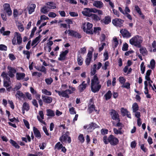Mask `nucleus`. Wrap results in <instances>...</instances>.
Returning a JSON list of instances; mask_svg holds the SVG:
<instances>
[{
  "instance_id": "53",
  "label": "nucleus",
  "mask_w": 156,
  "mask_h": 156,
  "mask_svg": "<svg viewBox=\"0 0 156 156\" xmlns=\"http://www.w3.org/2000/svg\"><path fill=\"white\" fill-rule=\"evenodd\" d=\"M36 30L37 27H34V28L31 30V33L30 35V38H31L33 37L34 35V32Z\"/></svg>"
},
{
  "instance_id": "7",
  "label": "nucleus",
  "mask_w": 156,
  "mask_h": 156,
  "mask_svg": "<svg viewBox=\"0 0 156 156\" xmlns=\"http://www.w3.org/2000/svg\"><path fill=\"white\" fill-rule=\"evenodd\" d=\"M67 133V132H66V134H63L60 137L59 140L62 143H63V142H66V141H67L68 143H70L71 142V138L66 134Z\"/></svg>"
},
{
  "instance_id": "3",
  "label": "nucleus",
  "mask_w": 156,
  "mask_h": 156,
  "mask_svg": "<svg viewBox=\"0 0 156 156\" xmlns=\"http://www.w3.org/2000/svg\"><path fill=\"white\" fill-rule=\"evenodd\" d=\"M92 24L88 22L87 24V29L86 28L85 23H83L82 24L81 28L83 29V31L87 34H93Z\"/></svg>"
},
{
  "instance_id": "34",
  "label": "nucleus",
  "mask_w": 156,
  "mask_h": 156,
  "mask_svg": "<svg viewBox=\"0 0 156 156\" xmlns=\"http://www.w3.org/2000/svg\"><path fill=\"white\" fill-rule=\"evenodd\" d=\"M16 97H20V98H26L25 95L22 92L18 91L16 92Z\"/></svg>"
},
{
  "instance_id": "12",
  "label": "nucleus",
  "mask_w": 156,
  "mask_h": 156,
  "mask_svg": "<svg viewBox=\"0 0 156 156\" xmlns=\"http://www.w3.org/2000/svg\"><path fill=\"white\" fill-rule=\"evenodd\" d=\"M69 51L68 50H66L64 51H62L60 55V57L58 58V60L60 61L65 60L66 56L68 53Z\"/></svg>"
},
{
  "instance_id": "60",
  "label": "nucleus",
  "mask_w": 156,
  "mask_h": 156,
  "mask_svg": "<svg viewBox=\"0 0 156 156\" xmlns=\"http://www.w3.org/2000/svg\"><path fill=\"white\" fill-rule=\"evenodd\" d=\"M119 81L121 84H123L126 81V80L123 77L120 76L119 77Z\"/></svg>"
},
{
  "instance_id": "14",
  "label": "nucleus",
  "mask_w": 156,
  "mask_h": 156,
  "mask_svg": "<svg viewBox=\"0 0 156 156\" xmlns=\"http://www.w3.org/2000/svg\"><path fill=\"white\" fill-rule=\"evenodd\" d=\"M33 132L34 135L37 138L40 139L41 137V135L39 130L35 127L33 128Z\"/></svg>"
},
{
  "instance_id": "63",
  "label": "nucleus",
  "mask_w": 156,
  "mask_h": 156,
  "mask_svg": "<svg viewBox=\"0 0 156 156\" xmlns=\"http://www.w3.org/2000/svg\"><path fill=\"white\" fill-rule=\"evenodd\" d=\"M56 16V14L53 12H50L48 14V16L51 18H55Z\"/></svg>"
},
{
  "instance_id": "54",
  "label": "nucleus",
  "mask_w": 156,
  "mask_h": 156,
  "mask_svg": "<svg viewBox=\"0 0 156 156\" xmlns=\"http://www.w3.org/2000/svg\"><path fill=\"white\" fill-rule=\"evenodd\" d=\"M42 92L44 94L48 95H50L51 94V93L50 91H48L46 89H43L42 90Z\"/></svg>"
},
{
  "instance_id": "52",
  "label": "nucleus",
  "mask_w": 156,
  "mask_h": 156,
  "mask_svg": "<svg viewBox=\"0 0 156 156\" xmlns=\"http://www.w3.org/2000/svg\"><path fill=\"white\" fill-rule=\"evenodd\" d=\"M19 30L21 32H23L24 30V28L23 24L20 23L17 27Z\"/></svg>"
},
{
  "instance_id": "44",
  "label": "nucleus",
  "mask_w": 156,
  "mask_h": 156,
  "mask_svg": "<svg viewBox=\"0 0 156 156\" xmlns=\"http://www.w3.org/2000/svg\"><path fill=\"white\" fill-rule=\"evenodd\" d=\"M113 40L114 42V48H115L117 47L119 44V41L116 37H114Z\"/></svg>"
},
{
  "instance_id": "61",
  "label": "nucleus",
  "mask_w": 156,
  "mask_h": 156,
  "mask_svg": "<svg viewBox=\"0 0 156 156\" xmlns=\"http://www.w3.org/2000/svg\"><path fill=\"white\" fill-rule=\"evenodd\" d=\"M101 133L102 135H104L108 133V130L106 129H102L101 130Z\"/></svg>"
},
{
  "instance_id": "38",
  "label": "nucleus",
  "mask_w": 156,
  "mask_h": 156,
  "mask_svg": "<svg viewBox=\"0 0 156 156\" xmlns=\"http://www.w3.org/2000/svg\"><path fill=\"white\" fill-rule=\"evenodd\" d=\"M63 146V145L60 143V142H58L55 145V149L59 150L61 149Z\"/></svg>"
},
{
  "instance_id": "49",
  "label": "nucleus",
  "mask_w": 156,
  "mask_h": 156,
  "mask_svg": "<svg viewBox=\"0 0 156 156\" xmlns=\"http://www.w3.org/2000/svg\"><path fill=\"white\" fill-rule=\"evenodd\" d=\"M7 50V47L5 45L0 44V50L6 51Z\"/></svg>"
},
{
  "instance_id": "23",
  "label": "nucleus",
  "mask_w": 156,
  "mask_h": 156,
  "mask_svg": "<svg viewBox=\"0 0 156 156\" xmlns=\"http://www.w3.org/2000/svg\"><path fill=\"white\" fill-rule=\"evenodd\" d=\"M46 115L48 116L53 117L55 115L54 111L51 109H48L46 110Z\"/></svg>"
},
{
  "instance_id": "28",
  "label": "nucleus",
  "mask_w": 156,
  "mask_h": 156,
  "mask_svg": "<svg viewBox=\"0 0 156 156\" xmlns=\"http://www.w3.org/2000/svg\"><path fill=\"white\" fill-rule=\"evenodd\" d=\"M10 143L15 148L17 149H19L20 148V146L15 141L13 140L10 139Z\"/></svg>"
},
{
  "instance_id": "6",
  "label": "nucleus",
  "mask_w": 156,
  "mask_h": 156,
  "mask_svg": "<svg viewBox=\"0 0 156 156\" xmlns=\"http://www.w3.org/2000/svg\"><path fill=\"white\" fill-rule=\"evenodd\" d=\"M124 20L120 19L115 18L112 20V23L115 26L118 27H121L123 26V23Z\"/></svg>"
},
{
  "instance_id": "1",
  "label": "nucleus",
  "mask_w": 156,
  "mask_h": 156,
  "mask_svg": "<svg viewBox=\"0 0 156 156\" xmlns=\"http://www.w3.org/2000/svg\"><path fill=\"white\" fill-rule=\"evenodd\" d=\"M99 79L96 74L91 80V90L92 92L95 93L99 90L101 87Z\"/></svg>"
},
{
  "instance_id": "15",
  "label": "nucleus",
  "mask_w": 156,
  "mask_h": 156,
  "mask_svg": "<svg viewBox=\"0 0 156 156\" xmlns=\"http://www.w3.org/2000/svg\"><path fill=\"white\" fill-rule=\"evenodd\" d=\"M15 34L16 37L17 44L19 45L20 44L22 43V38L20 34L19 33L16 32H15Z\"/></svg>"
},
{
  "instance_id": "16",
  "label": "nucleus",
  "mask_w": 156,
  "mask_h": 156,
  "mask_svg": "<svg viewBox=\"0 0 156 156\" xmlns=\"http://www.w3.org/2000/svg\"><path fill=\"white\" fill-rule=\"evenodd\" d=\"M93 5L95 7L100 9L104 5L103 3L99 1H95Z\"/></svg>"
},
{
  "instance_id": "22",
  "label": "nucleus",
  "mask_w": 156,
  "mask_h": 156,
  "mask_svg": "<svg viewBox=\"0 0 156 156\" xmlns=\"http://www.w3.org/2000/svg\"><path fill=\"white\" fill-rule=\"evenodd\" d=\"M140 48V52L142 55H143L144 56L145 55H147V51L146 48L145 47L143 46H142V45H141V47Z\"/></svg>"
},
{
  "instance_id": "5",
  "label": "nucleus",
  "mask_w": 156,
  "mask_h": 156,
  "mask_svg": "<svg viewBox=\"0 0 156 156\" xmlns=\"http://www.w3.org/2000/svg\"><path fill=\"white\" fill-rule=\"evenodd\" d=\"M108 140L110 144L112 146H115L119 142V140L112 135H110L108 137Z\"/></svg>"
},
{
  "instance_id": "10",
  "label": "nucleus",
  "mask_w": 156,
  "mask_h": 156,
  "mask_svg": "<svg viewBox=\"0 0 156 156\" xmlns=\"http://www.w3.org/2000/svg\"><path fill=\"white\" fill-rule=\"evenodd\" d=\"M68 31L69 32L68 34L69 35L75 37H77L79 38H80L81 37V35L76 31L70 30H69Z\"/></svg>"
},
{
  "instance_id": "55",
  "label": "nucleus",
  "mask_w": 156,
  "mask_h": 156,
  "mask_svg": "<svg viewBox=\"0 0 156 156\" xmlns=\"http://www.w3.org/2000/svg\"><path fill=\"white\" fill-rule=\"evenodd\" d=\"M88 12H89L88 10H86L85 11H83L82 13L84 15L90 17L91 16V14H90Z\"/></svg>"
},
{
  "instance_id": "29",
  "label": "nucleus",
  "mask_w": 156,
  "mask_h": 156,
  "mask_svg": "<svg viewBox=\"0 0 156 156\" xmlns=\"http://www.w3.org/2000/svg\"><path fill=\"white\" fill-rule=\"evenodd\" d=\"M43 154V153L42 151H36L35 153V154L28 153L27 154V156H42Z\"/></svg>"
},
{
  "instance_id": "57",
  "label": "nucleus",
  "mask_w": 156,
  "mask_h": 156,
  "mask_svg": "<svg viewBox=\"0 0 156 156\" xmlns=\"http://www.w3.org/2000/svg\"><path fill=\"white\" fill-rule=\"evenodd\" d=\"M69 112L71 114L73 115L76 113V112L75 110V108L73 107H72L69 109Z\"/></svg>"
},
{
  "instance_id": "40",
  "label": "nucleus",
  "mask_w": 156,
  "mask_h": 156,
  "mask_svg": "<svg viewBox=\"0 0 156 156\" xmlns=\"http://www.w3.org/2000/svg\"><path fill=\"white\" fill-rule=\"evenodd\" d=\"M85 10H88L89 12H93L94 13H96L97 12V11H98V9H95V8H85L84 9Z\"/></svg>"
},
{
  "instance_id": "64",
  "label": "nucleus",
  "mask_w": 156,
  "mask_h": 156,
  "mask_svg": "<svg viewBox=\"0 0 156 156\" xmlns=\"http://www.w3.org/2000/svg\"><path fill=\"white\" fill-rule=\"evenodd\" d=\"M152 47L154 48V49H153V51L156 52V42L155 41H153L152 44Z\"/></svg>"
},
{
  "instance_id": "39",
  "label": "nucleus",
  "mask_w": 156,
  "mask_h": 156,
  "mask_svg": "<svg viewBox=\"0 0 156 156\" xmlns=\"http://www.w3.org/2000/svg\"><path fill=\"white\" fill-rule=\"evenodd\" d=\"M78 139L81 143H84L85 139L83 135L81 134H80L78 136Z\"/></svg>"
},
{
  "instance_id": "4",
  "label": "nucleus",
  "mask_w": 156,
  "mask_h": 156,
  "mask_svg": "<svg viewBox=\"0 0 156 156\" xmlns=\"http://www.w3.org/2000/svg\"><path fill=\"white\" fill-rule=\"evenodd\" d=\"M99 126L97 124L92 122L88 125L84 126L83 128L85 129H87L88 132H91L95 128H99Z\"/></svg>"
},
{
  "instance_id": "35",
  "label": "nucleus",
  "mask_w": 156,
  "mask_h": 156,
  "mask_svg": "<svg viewBox=\"0 0 156 156\" xmlns=\"http://www.w3.org/2000/svg\"><path fill=\"white\" fill-rule=\"evenodd\" d=\"M132 108L133 109V112H135L138 110L139 107L137 103H135L133 104L132 105Z\"/></svg>"
},
{
  "instance_id": "56",
  "label": "nucleus",
  "mask_w": 156,
  "mask_h": 156,
  "mask_svg": "<svg viewBox=\"0 0 156 156\" xmlns=\"http://www.w3.org/2000/svg\"><path fill=\"white\" fill-rule=\"evenodd\" d=\"M3 7L4 8V10L5 11L9 9L10 8V5L8 3H5L3 5Z\"/></svg>"
},
{
  "instance_id": "30",
  "label": "nucleus",
  "mask_w": 156,
  "mask_h": 156,
  "mask_svg": "<svg viewBox=\"0 0 156 156\" xmlns=\"http://www.w3.org/2000/svg\"><path fill=\"white\" fill-rule=\"evenodd\" d=\"M91 16L92 19L94 21H98L101 20L100 17H99L95 14H91Z\"/></svg>"
},
{
  "instance_id": "21",
  "label": "nucleus",
  "mask_w": 156,
  "mask_h": 156,
  "mask_svg": "<svg viewBox=\"0 0 156 156\" xmlns=\"http://www.w3.org/2000/svg\"><path fill=\"white\" fill-rule=\"evenodd\" d=\"M49 9H55L56 8V4L52 2H48L46 3Z\"/></svg>"
},
{
  "instance_id": "47",
  "label": "nucleus",
  "mask_w": 156,
  "mask_h": 156,
  "mask_svg": "<svg viewBox=\"0 0 156 156\" xmlns=\"http://www.w3.org/2000/svg\"><path fill=\"white\" fill-rule=\"evenodd\" d=\"M109 64V61H107L106 62L104 63V66H103L102 67V69L104 70H106Z\"/></svg>"
},
{
  "instance_id": "17",
  "label": "nucleus",
  "mask_w": 156,
  "mask_h": 156,
  "mask_svg": "<svg viewBox=\"0 0 156 156\" xmlns=\"http://www.w3.org/2000/svg\"><path fill=\"white\" fill-rule=\"evenodd\" d=\"M25 76V74L24 73H17L16 74V77L18 80L23 79Z\"/></svg>"
},
{
  "instance_id": "62",
  "label": "nucleus",
  "mask_w": 156,
  "mask_h": 156,
  "mask_svg": "<svg viewBox=\"0 0 156 156\" xmlns=\"http://www.w3.org/2000/svg\"><path fill=\"white\" fill-rule=\"evenodd\" d=\"M112 11L115 15H116L118 17L119 16V13L118 11L113 9H112Z\"/></svg>"
},
{
  "instance_id": "19",
  "label": "nucleus",
  "mask_w": 156,
  "mask_h": 156,
  "mask_svg": "<svg viewBox=\"0 0 156 156\" xmlns=\"http://www.w3.org/2000/svg\"><path fill=\"white\" fill-rule=\"evenodd\" d=\"M36 6V5L35 4H32L30 5L28 7V10L29 14H31L34 12Z\"/></svg>"
},
{
  "instance_id": "20",
  "label": "nucleus",
  "mask_w": 156,
  "mask_h": 156,
  "mask_svg": "<svg viewBox=\"0 0 156 156\" xmlns=\"http://www.w3.org/2000/svg\"><path fill=\"white\" fill-rule=\"evenodd\" d=\"M135 9L137 13L141 16L142 18L144 19L145 18V16L142 14L141 9L138 6L136 5L135 6Z\"/></svg>"
},
{
  "instance_id": "46",
  "label": "nucleus",
  "mask_w": 156,
  "mask_h": 156,
  "mask_svg": "<svg viewBox=\"0 0 156 156\" xmlns=\"http://www.w3.org/2000/svg\"><path fill=\"white\" fill-rule=\"evenodd\" d=\"M128 44L126 43H125V44H123V47L122 48V50L123 51H127L128 49Z\"/></svg>"
},
{
  "instance_id": "59",
  "label": "nucleus",
  "mask_w": 156,
  "mask_h": 156,
  "mask_svg": "<svg viewBox=\"0 0 156 156\" xmlns=\"http://www.w3.org/2000/svg\"><path fill=\"white\" fill-rule=\"evenodd\" d=\"M9 59L12 61H13L16 59V57L13 54H9Z\"/></svg>"
},
{
  "instance_id": "33",
  "label": "nucleus",
  "mask_w": 156,
  "mask_h": 156,
  "mask_svg": "<svg viewBox=\"0 0 156 156\" xmlns=\"http://www.w3.org/2000/svg\"><path fill=\"white\" fill-rule=\"evenodd\" d=\"M101 30V28L100 27H94V31L93 33L94 34H97L98 35H99L100 31Z\"/></svg>"
},
{
  "instance_id": "32",
  "label": "nucleus",
  "mask_w": 156,
  "mask_h": 156,
  "mask_svg": "<svg viewBox=\"0 0 156 156\" xmlns=\"http://www.w3.org/2000/svg\"><path fill=\"white\" fill-rule=\"evenodd\" d=\"M48 7L47 6H44L41 8L40 11L41 13L44 14H46L48 12Z\"/></svg>"
},
{
  "instance_id": "43",
  "label": "nucleus",
  "mask_w": 156,
  "mask_h": 156,
  "mask_svg": "<svg viewBox=\"0 0 156 156\" xmlns=\"http://www.w3.org/2000/svg\"><path fill=\"white\" fill-rule=\"evenodd\" d=\"M150 64L151 66V68L152 69H154L155 66V60L153 59H152L150 61Z\"/></svg>"
},
{
  "instance_id": "18",
  "label": "nucleus",
  "mask_w": 156,
  "mask_h": 156,
  "mask_svg": "<svg viewBox=\"0 0 156 156\" xmlns=\"http://www.w3.org/2000/svg\"><path fill=\"white\" fill-rule=\"evenodd\" d=\"M87 84L85 83V81H83L81 84L79 85L78 88L80 92H83L86 88Z\"/></svg>"
},
{
  "instance_id": "24",
  "label": "nucleus",
  "mask_w": 156,
  "mask_h": 156,
  "mask_svg": "<svg viewBox=\"0 0 156 156\" xmlns=\"http://www.w3.org/2000/svg\"><path fill=\"white\" fill-rule=\"evenodd\" d=\"M56 91L57 93H58V95L60 97L62 96L64 97L69 98V95L67 94L65 90L62 91L56 90Z\"/></svg>"
},
{
  "instance_id": "58",
  "label": "nucleus",
  "mask_w": 156,
  "mask_h": 156,
  "mask_svg": "<svg viewBox=\"0 0 156 156\" xmlns=\"http://www.w3.org/2000/svg\"><path fill=\"white\" fill-rule=\"evenodd\" d=\"M23 122L25 125L28 129H30V124L25 119H23Z\"/></svg>"
},
{
  "instance_id": "36",
  "label": "nucleus",
  "mask_w": 156,
  "mask_h": 156,
  "mask_svg": "<svg viewBox=\"0 0 156 156\" xmlns=\"http://www.w3.org/2000/svg\"><path fill=\"white\" fill-rule=\"evenodd\" d=\"M144 62H142L140 66V70L141 72V73L142 74H144L145 70L146 67L145 66H144Z\"/></svg>"
},
{
  "instance_id": "42",
  "label": "nucleus",
  "mask_w": 156,
  "mask_h": 156,
  "mask_svg": "<svg viewBox=\"0 0 156 156\" xmlns=\"http://www.w3.org/2000/svg\"><path fill=\"white\" fill-rule=\"evenodd\" d=\"M86 52V48L85 47L81 48L80 51H78L79 54H81L83 55Z\"/></svg>"
},
{
  "instance_id": "31",
  "label": "nucleus",
  "mask_w": 156,
  "mask_h": 156,
  "mask_svg": "<svg viewBox=\"0 0 156 156\" xmlns=\"http://www.w3.org/2000/svg\"><path fill=\"white\" fill-rule=\"evenodd\" d=\"M41 37V36L40 34H39L38 37H36L33 40L31 43V46H34L36 43L39 41Z\"/></svg>"
},
{
  "instance_id": "45",
  "label": "nucleus",
  "mask_w": 156,
  "mask_h": 156,
  "mask_svg": "<svg viewBox=\"0 0 156 156\" xmlns=\"http://www.w3.org/2000/svg\"><path fill=\"white\" fill-rule=\"evenodd\" d=\"M121 112L122 114V115L123 116H125L126 115V113H128V111L126 109H125L124 108H122L121 109Z\"/></svg>"
},
{
  "instance_id": "9",
  "label": "nucleus",
  "mask_w": 156,
  "mask_h": 156,
  "mask_svg": "<svg viewBox=\"0 0 156 156\" xmlns=\"http://www.w3.org/2000/svg\"><path fill=\"white\" fill-rule=\"evenodd\" d=\"M120 32L123 38H129L131 36V33L126 29L121 30Z\"/></svg>"
},
{
  "instance_id": "26",
  "label": "nucleus",
  "mask_w": 156,
  "mask_h": 156,
  "mask_svg": "<svg viewBox=\"0 0 156 156\" xmlns=\"http://www.w3.org/2000/svg\"><path fill=\"white\" fill-rule=\"evenodd\" d=\"M69 88L70 89H67L65 90L66 93L68 95L73 93L76 90L75 88L70 86H69Z\"/></svg>"
},
{
  "instance_id": "27",
  "label": "nucleus",
  "mask_w": 156,
  "mask_h": 156,
  "mask_svg": "<svg viewBox=\"0 0 156 156\" xmlns=\"http://www.w3.org/2000/svg\"><path fill=\"white\" fill-rule=\"evenodd\" d=\"M30 107L28 104L25 102L23 103L22 109H24L26 111H28L30 109Z\"/></svg>"
},
{
  "instance_id": "8",
  "label": "nucleus",
  "mask_w": 156,
  "mask_h": 156,
  "mask_svg": "<svg viewBox=\"0 0 156 156\" xmlns=\"http://www.w3.org/2000/svg\"><path fill=\"white\" fill-rule=\"evenodd\" d=\"M112 119L116 121H120L119 115L118 112L115 110H112L110 113Z\"/></svg>"
},
{
  "instance_id": "11",
  "label": "nucleus",
  "mask_w": 156,
  "mask_h": 156,
  "mask_svg": "<svg viewBox=\"0 0 156 156\" xmlns=\"http://www.w3.org/2000/svg\"><path fill=\"white\" fill-rule=\"evenodd\" d=\"M111 18L109 16H105V18L101 20V23H104L105 25H107L111 22Z\"/></svg>"
},
{
  "instance_id": "48",
  "label": "nucleus",
  "mask_w": 156,
  "mask_h": 156,
  "mask_svg": "<svg viewBox=\"0 0 156 156\" xmlns=\"http://www.w3.org/2000/svg\"><path fill=\"white\" fill-rule=\"evenodd\" d=\"M44 102L46 103H50L52 101V98H43Z\"/></svg>"
},
{
  "instance_id": "13",
  "label": "nucleus",
  "mask_w": 156,
  "mask_h": 156,
  "mask_svg": "<svg viewBox=\"0 0 156 156\" xmlns=\"http://www.w3.org/2000/svg\"><path fill=\"white\" fill-rule=\"evenodd\" d=\"M93 99L91 98L90 100L89 104L90 106L88 107V109L90 113H91L94 110H95V107L94 105L93 104V103H92Z\"/></svg>"
},
{
  "instance_id": "25",
  "label": "nucleus",
  "mask_w": 156,
  "mask_h": 156,
  "mask_svg": "<svg viewBox=\"0 0 156 156\" xmlns=\"http://www.w3.org/2000/svg\"><path fill=\"white\" fill-rule=\"evenodd\" d=\"M83 58L81 55L80 54H78L77 55V61L78 64L80 66L82 65L83 63Z\"/></svg>"
},
{
  "instance_id": "2",
  "label": "nucleus",
  "mask_w": 156,
  "mask_h": 156,
  "mask_svg": "<svg viewBox=\"0 0 156 156\" xmlns=\"http://www.w3.org/2000/svg\"><path fill=\"white\" fill-rule=\"evenodd\" d=\"M143 41L142 37L140 36L136 35L130 39L129 42L131 45H134L137 48H140L141 47V44Z\"/></svg>"
},
{
  "instance_id": "37",
  "label": "nucleus",
  "mask_w": 156,
  "mask_h": 156,
  "mask_svg": "<svg viewBox=\"0 0 156 156\" xmlns=\"http://www.w3.org/2000/svg\"><path fill=\"white\" fill-rule=\"evenodd\" d=\"M23 54L26 55L27 58L29 60L30 57V52L28 50H23Z\"/></svg>"
},
{
  "instance_id": "50",
  "label": "nucleus",
  "mask_w": 156,
  "mask_h": 156,
  "mask_svg": "<svg viewBox=\"0 0 156 156\" xmlns=\"http://www.w3.org/2000/svg\"><path fill=\"white\" fill-rule=\"evenodd\" d=\"M112 94L110 90H108L105 95V98H111Z\"/></svg>"
},
{
  "instance_id": "41",
  "label": "nucleus",
  "mask_w": 156,
  "mask_h": 156,
  "mask_svg": "<svg viewBox=\"0 0 156 156\" xmlns=\"http://www.w3.org/2000/svg\"><path fill=\"white\" fill-rule=\"evenodd\" d=\"M45 81L48 85H50L53 82V80L51 77L46 78L45 79Z\"/></svg>"
},
{
  "instance_id": "51",
  "label": "nucleus",
  "mask_w": 156,
  "mask_h": 156,
  "mask_svg": "<svg viewBox=\"0 0 156 156\" xmlns=\"http://www.w3.org/2000/svg\"><path fill=\"white\" fill-rule=\"evenodd\" d=\"M7 68L9 70V71L11 72L14 74L16 73V70L15 68L8 66Z\"/></svg>"
}]
</instances>
